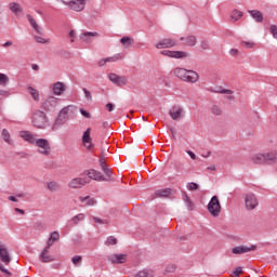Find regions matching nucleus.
Segmentation results:
<instances>
[{"label": "nucleus", "instance_id": "1a4fd4ad", "mask_svg": "<svg viewBox=\"0 0 277 277\" xmlns=\"http://www.w3.org/2000/svg\"><path fill=\"white\" fill-rule=\"evenodd\" d=\"M84 177L89 180V183L90 181H98V182L105 181V176L103 175V173L94 169L84 171Z\"/></svg>", "mask_w": 277, "mask_h": 277}, {"label": "nucleus", "instance_id": "052dcab7", "mask_svg": "<svg viewBox=\"0 0 277 277\" xmlns=\"http://www.w3.org/2000/svg\"><path fill=\"white\" fill-rule=\"evenodd\" d=\"M201 48L209 49V41H202L201 42Z\"/></svg>", "mask_w": 277, "mask_h": 277}, {"label": "nucleus", "instance_id": "e2e57ef3", "mask_svg": "<svg viewBox=\"0 0 277 277\" xmlns=\"http://www.w3.org/2000/svg\"><path fill=\"white\" fill-rule=\"evenodd\" d=\"M93 222H96L97 224H103V220H101L96 216H93Z\"/></svg>", "mask_w": 277, "mask_h": 277}, {"label": "nucleus", "instance_id": "ddd939ff", "mask_svg": "<svg viewBox=\"0 0 277 277\" xmlns=\"http://www.w3.org/2000/svg\"><path fill=\"white\" fill-rule=\"evenodd\" d=\"M68 117H66V108H64L55 120L52 130L55 131L62 127V124H66Z\"/></svg>", "mask_w": 277, "mask_h": 277}, {"label": "nucleus", "instance_id": "de8ad7c7", "mask_svg": "<svg viewBox=\"0 0 277 277\" xmlns=\"http://www.w3.org/2000/svg\"><path fill=\"white\" fill-rule=\"evenodd\" d=\"M74 265H79L81 264V255H76L71 259Z\"/></svg>", "mask_w": 277, "mask_h": 277}, {"label": "nucleus", "instance_id": "dca6fc26", "mask_svg": "<svg viewBox=\"0 0 277 277\" xmlns=\"http://www.w3.org/2000/svg\"><path fill=\"white\" fill-rule=\"evenodd\" d=\"M55 96H62L66 92V85L63 82H55L51 87Z\"/></svg>", "mask_w": 277, "mask_h": 277}, {"label": "nucleus", "instance_id": "6e6552de", "mask_svg": "<svg viewBox=\"0 0 277 277\" xmlns=\"http://www.w3.org/2000/svg\"><path fill=\"white\" fill-rule=\"evenodd\" d=\"M88 183H90V180L85 176L76 177L68 183V187H70V189H81V187H84Z\"/></svg>", "mask_w": 277, "mask_h": 277}, {"label": "nucleus", "instance_id": "f3484780", "mask_svg": "<svg viewBox=\"0 0 277 277\" xmlns=\"http://www.w3.org/2000/svg\"><path fill=\"white\" fill-rule=\"evenodd\" d=\"M19 137L24 140V142H27L28 144H36V135L31 133L30 131H21L19 132Z\"/></svg>", "mask_w": 277, "mask_h": 277}, {"label": "nucleus", "instance_id": "680f3d73", "mask_svg": "<svg viewBox=\"0 0 277 277\" xmlns=\"http://www.w3.org/2000/svg\"><path fill=\"white\" fill-rule=\"evenodd\" d=\"M238 53H239V50H237V49H232L229 51V54H232V55H238Z\"/></svg>", "mask_w": 277, "mask_h": 277}, {"label": "nucleus", "instance_id": "37998d69", "mask_svg": "<svg viewBox=\"0 0 277 277\" xmlns=\"http://www.w3.org/2000/svg\"><path fill=\"white\" fill-rule=\"evenodd\" d=\"M118 243V239L114 236H109L106 240V246H116Z\"/></svg>", "mask_w": 277, "mask_h": 277}, {"label": "nucleus", "instance_id": "0e129e2a", "mask_svg": "<svg viewBox=\"0 0 277 277\" xmlns=\"http://www.w3.org/2000/svg\"><path fill=\"white\" fill-rule=\"evenodd\" d=\"M9 200H11V202H16V197L10 196V197H9Z\"/></svg>", "mask_w": 277, "mask_h": 277}, {"label": "nucleus", "instance_id": "cd10ccee", "mask_svg": "<svg viewBox=\"0 0 277 277\" xmlns=\"http://www.w3.org/2000/svg\"><path fill=\"white\" fill-rule=\"evenodd\" d=\"M170 194H172V189L162 188V189L156 190L155 196H156V198H168V196H170Z\"/></svg>", "mask_w": 277, "mask_h": 277}, {"label": "nucleus", "instance_id": "f704fd0d", "mask_svg": "<svg viewBox=\"0 0 277 277\" xmlns=\"http://www.w3.org/2000/svg\"><path fill=\"white\" fill-rule=\"evenodd\" d=\"M42 36L43 35H41V36L34 35V38H35L36 42H38L39 44H49V42H51V39H47Z\"/></svg>", "mask_w": 277, "mask_h": 277}, {"label": "nucleus", "instance_id": "a19ab883", "mask_svg": "<svg viewBox=\"0 0 277 277\" xmlns=\"http://www.w3.org/2000/svg\"><path fill=\"white\" fill-rule=\"evenodd\" d=\"M243 16V13L241 11L234 10L232 13L233 21H239Z\"/></svg>", "mask_w": 277, "mask_h": 277}, {"label": "nucleus", "instance_id": "c9c22d12", "mask_svg": "<svg viewBox=\"0 0 277 277\" xmlns=\"http://www.w3.org/2000/svg\"><path fill=\"white\" fill-rule=\"evenodd\" d=\"M135 277H155V275L153 274V271H148V269H143L141 272H138Z\"/></svg>", "mask_w": 277, "mask_h": 277}, {"label": "nucleus", "instance_id": "9d476101", "mask_svg": "<svg viewBox=\"0 0 277 277\" xmlns=\"http://www.w3.org/2000/svg\"><path fill=\"white\" fill-rule=\"evenodd\" d=\"M179 44V41L174 39H161L158 43H156V49H172V47H176Z\"/></svg>", "mask_w": 277, "mask_h": 277}, {"label": "nucleus", "instance_id": "4d7b16f0", "mask_svg": "<svg viewBox=\"0 0 277 277\" xmlns=\"http://www.w3.org/2000/svg\"><path fill=\"white\" fill-rule=\"evenodd\" d=\"M219 92H220V94H233V91L226 90V89H223V90H221Z\"/></svg>", "mask_w": 277, "mask_h": 277}, {"label": "nucleus", "instance_id": "4468645a", "mask_svg": "<svg viewBox=\"0 0 277 277\" xmlns=\"http://www.w3.org/2000/svg\"><path fill=\"white\" fill-rule=\"evenodd\" d=\"M108 261L113 265H122V263H127V254H111L108 256Z\"/></svg>", "mask_w": 277, "mask_h": 277}, {"label": "nucleus", "instance_id": "412c9836", "mask_svg": "<svg viewBox=\"0 0 277 277\" xmlns=\"http://www.w3.org/2000/svg\"><path fill=\"white\" fill-rule=\"evenodd\" d=\"M27 18L35 32L39 36H44V29L40 25H38V22H36V19L31 15H27Z\"/></svg>", "mask_w": 277, "mask_h": 277}, {"label": "nucleus", "instance_id": "20e7f679", "mask_svg": "<svg viewBox=\"0 0 277 277\" xmlns=\"http://www.w3.org/2000/svg\"><path fill=\"white\" fill-rule=\"evenodd\" d=\"M35 146H37L39 155H43L44 157H49V155H51V143L49 140L37 138Z\"/></svg>", "mask_w": 277, "mask_h": 277}, {"label": "nucleus", "instance_id": "393cba45", "mask_svg": "<svg viewBox=\"0 0 277 277\" xmlns=\"http://www.w3.org/2000/svg\"><path fill=\"white\" fill-rule=\"evenodd\" d=\"M45 108L51 109V107H57L60 105V98L55 96H49L44 102Z\"/></svg>", "mask_w": 277, "mask_h": 277}, {"label": "nucleus", "instance_id": "5fc2aeb1", "mask_svg": "<svg viewBox=\"0 0 277 277\" xmlns=\"http://www.w3.org/2000/svg\"><path fill=\"white\" fill-rule=\"evenodd\" d=\"M106 109L108 111H114V109H116V106L114 104H111V103H108V104H106Z\"/></svg>", "mask_w": 277, "mask_h": 277}, {"label": "nucleus", "instance_id": "0eeeda50", "mask_svg": "<svg viewBox=\"0 0 277 277\" xmlns=\"http://www.w3.org/2000/svg\"><path fill=\"white\" fill-rule=\"evenodd\" d=\"M245 205L246 209L248 211H253V209L259 207V199L256 198V195L250 193L245 196Z\"/></svg>", "mask_w": 277, "mask_h": 277}, {"label": "nucleus", "instance_id": "774afa93", "mask_svg": "<svg viewBox=\"0 0 277 277\" xmlns=\"http://www.w3.org/2000/svg\"><path fill=\"white\" fill-rule=\"evenodd\" d=\"M69 37H70V38H75V31H74V30H71V31L69 32Z\"/></svg>", "mask_w": 277, "mask_h": 277}, {"label": "nucleus", "instance_id": "a878e982", "mask_svg": "<svg viewBox=\"0 0 277 277\" xmlns=\"http://www.w3.org/2000/svg\"><path fill=\"white\" fill-rule=\"evenodd\" d=\"M118 60H122V54H115L114 56L102 58L98 62V66H105V64H107V62H109V63L118 62Z\"/></svg>", "mask_w": 277, "mask_h": 277}, {"label": "nucleus", "instance_id": "6e6d98bb", "mask_svg": "<svg viewBox=\"0 0 277 277\" xmlns=\"http://www.w3.org/2000/svg\"><path fill=\"white\" fill-rule=\"evenodd\" d=\"M100 164H101L102 170H105V168H107V164H105V158L100 159Z\"/></svg>", "mask_w": 277, "mask_h": 277}, {"label": "nucleus", "instance_id": "a18cd8bd", "mask_svg": "<svg viewBox=\"0 0 277 277\" xmlns=\"http://www.w3.org/2000/svg\"><path fill=\"white\" fill-rule=\"evenodd\" d=\"M212 114H214V116H221L222 115V108H220L219 106H213L212 107Z\"/></svg>", "mask_w": 277, "mask_h": 277}, {"label": "nucleus", "instance_id": "2eb2a0df", "mask_svg": "<svg viewBox=\"0 0 277 277\" xmlns=\"http://www.w3.org/2000/svg\"><path fill=\"white\" fill-rule=\"evenodd\" d=\"M51 248H49V246H47L40 254V261L41 263H53V261H55V258L53 255H51L50 251Z\"/></svg>", "mask_w": 277, "mask_h": 277}, {"label": "nucleus", "instance_id": "7ed1b4c3", "mask_svg": "<svg viewBox=\"0 0 277 277\" xmlns=\"http://www.w3.org/2000/svg\"><path fill=\"white\" fill-rule=\"evenodd\" d=\"M208 211L213 217H220L222 213V205L220 203V198L213 196L208 203Z\"/></svg>", "mask_w": 277, "mask_h": 277}, {"label": "nucleus", "instance_id": "c85d7f7f", "mask_svg": "<svg viewBox=\"0 0 277 277\" xmlns=\"http://www.w3.org/2000/svg\"><path fill=\"white\" fill-rule=\"evenodd\" d=\"M55 241H60V233L58 232H53L50 235V238H49V240L47 242L48 248L53 247V243H55Z\"/></svg>", "mask_w": 277, "mask_h": 277}, {"label": "nucleus", "instance_id": "2f4dec72", "mask_svg": "<svg viewBox=\"0 0 277 277\" xmlns=\"http://www.w3.org/2000/svg\"><path fill=\"white\" fill-rule=\"evenodd\" d=\"M252 18H254V21H256V23H263V14L258 11V10H253V11H249Z\"/></svg>", "mask_w": 277, "mask_h": 277}, {"label": "nucleus", "instance_id": "c756f323", "mask_svg": "<svg viewBox=\"0 0 277 277\" xmlns=\"http://www.w3.org/2000/svg\"><path fill=\"white\" fill-rule=\"evenodd\" d=\"M120 42L124 49H129V47L135 43V40L131 37H123L120 39Z\"/></svg>", "mask_w": 277, "mask_h": 277}, {"label": "nucleus", "instance_id": "a211bd4d", "mask_svg": "<svg viewBox=\"0 0 277 277\" xmlns=\"http://www.w3.org/2000/svg\"><path fill=\"white\" fill-rule=\"evenodd\" d=\"M94 38H98V32L87 31V32H83L82 35H80V40L82 42H85L87 44H90L91 42H93Z\"/></svg>", "mask_w": 277, "mask_h": 277}, {"label": "nucleus", "instance_id": "bf43d9fd", "mask_svg": "<svg viewBox=\"0 0 277 277\" xmlns=\"http://www.w3.org/2000/svg\"><path fill=\"white\" fill-rule=\"evenodd\" d=\"M187 155H189L190 159L196 160V154H194V151L188 150Z\"/></svg>", "mask_w": 277, "mask_h": 277}, {"label": "nucleus", "instance_id": "58836bf2", "mask_svg": "<svg viewBox=\"0 0 277 277\" xmlns=\"http://www.w3.org/2000/svg\"><path fill=\"white\" fill-rule=\"evenodd\" d=\"M48 189H50V192H57L60 184H57V182H50L48 183Z\"/></svg>", "mask_w": 277, "mask_h": 277}, {"label": "nucleus", "instance_id": "09e8293b", "mask_svg": "<svg viewBox=\"0 0 277 277\" xmlns=\"http://www.w3.org/2000/svg\"><path fill=\"white\" fill-rule=\"evenodd\" d=\"M241 274H243V269L241 267H237L234 272H233V275L235 277H239L241 276Z\"/></svg>", "mask_w": 277, "mask_h": 277}, {"label": "nucleus", "instance_id": "338daca9", "mask_svg": "<svg viewBox=\"0 0 277 277\" xmlns=\"http://www.w3.org/2000/svg\"><path fill=\"white\" fill-rule=\"evenodd\" d=\"M40 67L38 65H32V70H39Z\"/></svg>", "mask_w": 277, "mask_h": 277}, {"label": "nucleus", "instance_id": "69168bd1", "mask_svg": "<svg viewBox=\"0 0 277 277\" xmlns=\"http://www.w3.org/2000/svg\"><path fill=\"white\" fill-rule=\"evenodd\" d=\"M3 47H12V41H6Z\"/></svg>", "mask_w": 277, "mask_h": 277}, {"label": "nucleus", "instance_id": "9b49d317", "mask_svg": "<svg viewBox=\"0 0 277 277\" xmlns=\"http://www.w3.org/2000/svg\"><path fill=\"white\" fill-rule=\"evenodd\" d=\"M250 161L254 166H267V160L265 158V154L263 153L253 154L250 158Z\"/></svg>", "mask_w": 277, "mask_h": 277}, {"label": "nucleus", "instance_id": "864d4df0", "mask_svg": "<svg viewBox=\"0 0 277 277\" xmlns=\"http://www.w3.org/2000/svg\"><path fill=\"white\" fill-rule=\"evenodd\" d=\"M183 199L187 203L188 209H192V200H189V197L187 195H185Z\"/></svg>", "mask_w": 277, "mask_h": 277}, {"label": "nucleus", "instance_id": "473e14b6", "mask_svg": "<svg viewBox=\"0 0 277 277\" xmlns=\"http://www.w3.org/2000/svg\"><path fill=\"white\" fill-rule=\"evenodd\" d=\"M27 90L30 96H32L34 101H40V92L37 89L34 87H28Z\"/></svg>", "mask_w": 277, "mask_h": 277}, {"label": "nucleus", "instance_id": "8fccbe9b", "mask_svg": "<svg viewBox=\"0 0 277 277\" xmlns=\"http://www.w3.org/2000/svg\"><path fill=\"white\" fill-rule=\"evenodd\" d=\"M0 272H3L6 276H12V273L8 271L2 264H0Z\"/></svg>", "mask_w": 277, "mask_h": 277}, {"label": "nucleus", "instance_id": "7c9ffc66", "mask_svg": "<svg viewBox=\"0 0 277 277\" xmlns=\"http://www.w3.org/2000/svg\"><path fill=\"white\" fill-rule=\"evenodd\" d=\"M266 164L275 163L277 161V151H271L265 154Z\"/></svg>", "mask_w": 277, "mask_h": 277}, {"label": "nucleus", "instance_id": "4be33fe9", "mask_svg": "<svg viewBox=\"0 0 277 277\" xmlns=\"http://www.w3.org/2000/svg\"><path fill=\"white\" fill-rule=\"evenodd\" d=\"M169 115L171 116L172 120L181 119V116H183V107L172 106V108L169 110Z\"/></svg>", "mask_w": 277, "mask_h": 277}, {"label": "nucleus", "instance_id": "5701e85b", "mask_svg": "<svg viewBox=\"0 0 277 277\" xmlns=\"http://www.w3.org/2000/svg\"><path fill=\"white\" fill-rule=\"evenodd\" d=\"M252 250H256L255 246L247 247V246H240L236 247L232 250L233 254H246L248 252H252Z\"/></svg>", "mask_w": 277, "mask_h": 277}, {"label": "nucleus", "instance_id": "aec40b11", "mask_svg": "<svg viewBox=\"0 0 277 277\" xmlns=\"http://www.w3.org/2000/svg\"><path fill=\"white\" fill-rule=\"evenodd\" d=\"M180 40L184 47H196V43L198 42V39L194 35L182 37Z\"/></svg>", "mask_w": 277, "mask_h": 277}, {"label": "nucleus", "instance_id": "4c0bfd02", "mask_svg": "<svg viewBox=\"0 0 277 277\" xmlns=\"http://www.w3.org/2000/svg\"><path fill=\"white\" fill-rule=\"evenodd\" d=\"M82 220H85V214L80 213L71 219V222L74 224H79V222H82Z\"/></svg>", "mask_w": 277, "mask_h": 277}, {"label": "nucleus", "instance_id": "f8f14e48", "mask_svg": "<svg viewBox=\"0 0 277 277\" xmlns=\"http://www.w3.org/2000/svg\"><path fill=\"white\" fill-rule=\"evenodd\" d=\"M161 55H166L167 57H174L175 60H183V57H187V52L163 50L161 51Z\"/></svg>", "mask_w": 277, "mask_h": 277}, {"label": "nucleus", "instance_id": "603ef678", "mask_svg": "<svg viewBox=\"0 0 277 277\" xmlns=\"http://www.w3.org/2000/svg\"><path fill=\"white\" fill-rule=\"evenodd\" d=\"M85 98H88V101H92V94L90 93V91H88V89H83Z\"/></svg>", "mask_w": 277, "mask_h": 277}, {"label": "nucleus", "instance_id": "49530a36", "mask_svg": "<svg viewBox=\"0 0 277 277\" xmlns=\"http://www.w3.org/2000/svg\"><path fill=\"white\" fill-rule=\"evenodd\" d=\"M271 34H272L273 38H276V40H277V26L276 25L271 26Z\"/></svg>", "mask_w": 277, "mask_h": 277}, {"label": "nucleus", "instance_id": "3c124183", "mask_svg": "<svg viewBox=\"0 0 277 277\" xmlns=\"http://www.w3.org/2000/svg\"><path fill=\"white\" fill-rule=\"evenodd\" d=\"M80 114H81V116H83L84 118H91L90 113H88V111L84 110L83 108L80 109Z\"/></svg>", "mask_w": 277, "mask_h": 277}, {"label": "nucleus", "instance_id": "423d86ee", "mask_svg": "<svg viewBox=\"0 0 277 277\" xmlns=\"http://www.w3.org/2000/svg\"><path fill=\"white\" fill-rule=\"evenodd\" d=\"M82 146L85 150H94V142L92 140V129H87L82 134Z\"/></svg>", "mask_w": 277, "mask_h": 277}, {"label": "nucleus", "instance_id": "f03ea898", "mask_svg": "<svg viewBox=\"0 0 277 277\" xmlns=\"http://www.w3.org/2000/svg\"><path fill=\"white\" fill-rule=\"evenodd\" d=\"M32 126L36 127V129H47V127H49V118L47 117V114L42 110L34 113Z\"/></svg>", "mask_w": 277, "mask_h": 277}, {"label": "nucleus", "instance_id": "b1692460", "mask_svg": "<svg viewBox=\"0 0 277 277\" xmlns=\"http://www.w3.org/2000/svg\"><path fill=\"white\" fill-rule=\"evenodd\" d=\"M9 10L16 16L23 14V6L18 2H10Z\"/></svg>", "mask_w": 277, "mask_h": 277}, {"label": "nucleus", "instance_id": "bb28decb", "mask_svg": "<svg viewBox=\"0 0 277 277\" xmlns=\"http://www.w3.org/2000/svg\"><path fill=\"white\" fill-rule=\"evenodd\" d=\"M80 202L82 203V207H94L96 205V200L94 198L90 197H79Z\"/></svg>", "mask_w": 277, "mask_h": 277}, {"label": "nucleus", "instance_id": "72a5a7b5", "mask_svg": "<svg viewBox=\"0 0 277 277\" xmlns=\"http://www.w3.org/2000/svg\"><path fill=\"white\" fill-rule=\"evenodd\" d=\"M2 137L4 140V142H6V144H14V141H12L11 136H10V131H8V129H3L2 130Z\"/></svg>", "mask_w": 277, "mask_h": 277}, {"label": "nucleus", "instance_id": "13d9d810", "mask_svg": "<svg viewBox=\"0 0 277 277\" xmlns=\"http://www.w3.org/2000/svg\"><path fill=\"white\" fill-rule=\"evenodd\" d=\"M0 96H10V92L5 90H0Z\"/></svg>", "mask_w": 277, "mask_h": 277}, {"label": "nucleus", "instance_id": "ea45409f", "mask_svg": "<svg viewBox=\"0 0 277 277\" xmlns=\"http://www.w3.org/2000/svg\"><path fill=\"white\" fill-rule=\"evenodd\" d=\"M104 174L106 175L104 177V181H111L113 172L106 167L105 169H102Z\"/></svg>", "mask_w": 277, "mask_h": 277}, {"label": "nucleus", "instance_id": "c03bdc74", "mask_svg": "<svg viewBox=\"0 0 277 277\" xmlns=\"http://www.w3.org/2000/svg\"><path fill=\"white\" fill-rule=\"evenodd\" d=\"M186 188L188 189V192H196V189H198V184L190 182L186 185Z\"/></svg>", "mask_w": 277, "mask_h": 277}, {"label": "nucleus", "instance_id": "e433bc0d", "mask_svg": "<svg viewBox=\"0 0 277 277\" xmlns=\"http://www.w3.org/2000/svg\"><path fill=\"white\" fill-rule=\"evenodd\" d=\"M10 78L5 74H0V85H8Z\"/></svg>", "mask_w": 277, "mask_h": 277}, {"label": "nucleus", "instance_id": "39448f33", "mask_svg": "<svg viewBox=\"0 0 277 277\" xmlns=\"http://www.w3.org/2000/svg\"><path fill=\"white\" fill-rule=\"evenodd\" d=\"M65 5H68L74 12H83L85 10L87 0H61Z\"/></svg>", "mask_w": 277, "mask_h": 277}, {"label": "nucleus", "instance_id": "79ce46f5", "mask_svg": "<svg viewBox=\"0 0 277 277\" xmlns=\"http://www.w3.org/2000/svg\"><path fill=\"white\" fill-rule=\"evenodd\" d=\"M241 47H245V49H254L256 44L253 41H242Z\"/></svg>", "mask_w": 277, "mask_h": 277}, {"label": "nucleus", "instance_id": "6ab92c4d", "mask_svg": "<svg viewBox=\"0 0 277 277\" xmlns=\"http://www.w3.org/2000/svg\"><path fill=\"white\" fill-rule=\"evenodd\" d=\"M108 79L111 81V83H115V85H127V77H120L116 74H110Z\"/></svg>", "mask_w": 277, "mask_h": 277}, {"label": "nucleus", "instance_id": "f257e3e1", "mask_svg": "<svg viewBox=\"0 0 277 277\" xmlns=\"http://www.w3.org/2000/svg\"><path fill=\"white\" fill-rule=\"evenodd\" d=\"M171 72L173 74V77H177V79H181V81H186V83H198L200 79V75H198V72L195 70H187L182 67H176L172 69Z\"/></svg>", "mask_w": 277, "mask_h": 277}]
</instances>
